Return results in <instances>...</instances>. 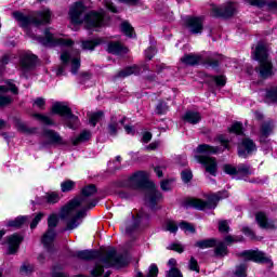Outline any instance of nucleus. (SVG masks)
<instances>
[{"instance_id":"42","label":"nucleus","mask_w":277,"mask_h":277,"mask_svg":"<svg viewBox=\"0 0 277 277\" xmlns=\"http://www.w3.org/2000/svg\"><path fill=\"white\" fill-rule=\"evenodd\" d=\"M45 199L49 205H55L60 202V195L57 193H50L45 195Z\"/></svg>"},{"instance_id":"29","label":"nucleus","mask_w":277,"mask_h":277,"mask_svg":"<svg viewBox=\"0 0 277 277\" xmlns=\"http://www.w3.org/2000/svg\"><path fill=\"white\" fill-rule=\"evenodd\" d=\"M142 72V68L137 65L132 67H127L126 69L118 72L117 77H131V75H140Z\"/></svg>"},{"instance_id":"13","label":"nucleus","mask_w":277,"mask_h":277,"mask_svg":"<svg viewBox=\"0 0 277 277\" xmlns=\"http://www.w3.org/2000/svg\"><path fill=\"white\" fill-rule=\"evenodd\" d=\"M237 12V6L228 2L222 6L212 5L211 13L212 16H223V18H229V16H235Z\"/></svg>"},{"instance_id":"49","label":"nucleus","mask_w":277,"mask_h":277,"mask_svg":"<svg viewBox=\"0 0 277 277\" xmlns=\"http://www.w3.org/2000/svg\"><path fill=\"white\" fill-rule=\"evenodd\" d=\"M168 250H173L174 252H179L180 254H182V252H184V248L181 243H171L168 247Z\"/></svg>"},{"instance_id":"6","label":"nucleus","mask_w":277,"mask_h":277,"mask_svg":"<svg viewBox=\"0 0 277 277\" xmlns=\"http://www.w3.org/2000/svg\"><path fill=\"white\" fill-rule=\"evenodd\" d=\"M13 17L17 21L21 27H27L31 24L38 27V25H47V23H51V11L45 9L34 16H26L21 12H14Z\"/></svg>"},{"instance_id":"28","label":"nucleus","mask_w":277,"mask_h":277,"mask_svg":"<svg viewBox=\"0 0 277 277\" xmlns=\"http://www.w3.org/2000/svg\"><path fill=\"white\" fill-rule=\"evenodd\" d=\"M91 137L92 133L88 130H83L78 136L71 137V144L78 146V144H83V142H88Z\"/></svg>"},{"instance_id":"60","label":"nucleus","mask_w":277,"mask_h":277,"mask_svg":"<svg viewBox=\"0 0 277 277\" xmlns=\"http://www.w3.org/2000/svg\"><path fill=\"white\" fill-rule=\"evenodd\" d=\"M31 272H34V267H31L29 265H23L21 267V274H24L25 276L31 274Z\"/></svg>"},{"instance_id":"50","label":"nucleus","mask_w":277,"mask_h":277,"mask_svg":"<svg viewBox=\"0 0 277 277\" xmlns=\"http://www.w3.org/2000/svg\"><path fill=\"white\" fill-rule=\"evenodd\" d=\"M206 64L211 68H217L220 66V60L209 57L206 60Z\"/></svg>"},{"instance_id":"34","label":"nucleus","mask_w":277,"mask_h":277,"mask_svg":"<svg viewBox=\"0 0 277 277\" xmlns=\"http://www.w3.org/2000/svg\"><path fill=\"white\" fill-rule=\"evenodd\" d=\"M215 256H226L228 254V248L226 247V243L219 242L214 249Z\"/></svg>"},{"instance_id":"32","label":"nucleus","mask_w":277,"mask_h":277,"mask_svg":"<svg viewBox=\"0 0 277 277\" xmlns=\"http://www.w3.org/2000/svg\"><path fill=\"white\" fill-rule=\"evenodd\" d=\"M197 248H200L201 250H205L207 248H215L217 246V240L214 238L199 240L195 243Z\"/></svg>"},{"instance_id":"54","label":"nucleus","mask_w":277,"mask_h":277,"mask_svg":"<svg viewBox=\"0 0 277 277\" xmlns=\"http://www.w3.org/2000/svg\"><path fill=\"white\" fill-rule=\"evenodd\" d=\"M224 172L225 174H229L233 176V174H237V168L230 166V164H225L224 166Z\"/></svg>"},{"instance_id":"21","label":"nucleus","mask_w":277,"mask_h":277,"mask_svg":"<svg viewBox=\"0 0 277 277\" xmlns=\"http://www.w3.org/2000/svg\"><path fill=\"white\" fill-rule=\"evenodd\" d=\"M186 205L187 207H193V209H198L199 211H202V209H215V205L211 206L210 202L198 198L187 199Z\"/></svg>"},{"instance_id":"10","label":"nucleus","mask_w":277,"mask_h":277,"mask_svg":"<svg viewBox=\"0 0 277 277\" xmlns=\"http://www.w3.org/2000/svg\"><path fill=\"white\" fill-rule=\"evenodd\" d=\"M57 215L52 214L48 219V230L45 234H43L41 243H43L44 248H47L48 252H51L53 250V241H55V237L57 234H55V226H57Z\"/></svg>"},{"instance_id":"18","label":"nucleus","mask_w":277,"mask_h":277,"mask_svg":"<svg viewBox=\"0 0 277 277\" xmlns=\"http://www.w3.org/2000/svg\"><path fill=\"white\" fill-rule=\"evenodd\" d=\"M186 27L190 34H202L203 25L202 18L200 17H188L186 18Z\"/></svg>"},{"instance_id":"15","label":"nucleus","mask_w":277,"mask_h":277,"mask_svg":"<svg viewBox=\"0 0 277 277\" xmlns=\"http://www.w3.org/2000/svg\"><path fill=\"white\" fill-rule=\"evenodd\" d=\"M240 256L245 259V261H253L254 263H272V260L263 253V251H243L240 253Z\"/></svg>"},{"instance_id":"44","label":"nucleus","mask_w":277,"mask_h":277,"mask_svg":"<svg viewBox=\"0 0 277 277\" xmlns=\"http://www.w3.org/2000/svg\"><path fill=\"white\" fill-rule=\"evenodd\" d=\"M266 98H269L273 103H277V87H273L266 92Z\"/></svg>"},{"instance_id":"19","label":"nucleus","mask_w":277,"mask_h":277,"mask_svg":"<svg viewBox=\"0 0 277 277\" xmlns=\"http://www.w3.org/2000/svg\"><path fill=\"white\" fill-rule=\"evenodd\" d=\"M36 66V55L26 53L22 55L19 61V68L24 72H27V70H31Z\"/></svg>"},{"instance_id":"8","label":"nucleus","mask_w":277,"mask_h":277,"mask_svg":"<svg viewBox=\"0 0 277 277\" xmlns=\"http://www.w3.org/2000/svg\"><path fill=\"white\" fill-rule=\"evenodd\" d=\"M52 114H57L58 116H62L68 129H76L79 127V117L74 115L70 107L63 103L57 102L53 104Z\"/></svg>"},{"instance_id":"22","label":"nucleus","mask_w":277,"mask_h":277,"mask_svg":"<svg viewBox=\"0 0 277 277\" xmlns=\"http://www.w3.org/2000/svg\"><path fill=\"white\" fill-rule=\"evenodd\" d=\"M42 135L48 140V144H63L62 136L54 130L44 129Z\"/></svg>"},{"instance_id":"63","label":"nucleus","mask_w":277,"mask_h":277,"mask_svg":"<svg viewBox=\"0 0 277 277\" xmlns=\"http://www.w3.org/2000/svg\"><path fill=\"white\" fill-rule=\"evenodd\" d=\"M124 130L128 135H135V129H133V126H124Z\"/></svg>"},{"instance_id":"27","label":"nucleus","mask_w":277,"mask_h":277,"mask_svg":"<svg viewBox=\"0 0 277 277\" xmlns=\"http://www.w3.org/2000/svg\"><path fill=\"white\" fill-rule=\"evenodd\" d=\"M108 53L113 55H120L121 53H127V49L118 41L109 42L107 47Z\"/></svg>"},{"instance_id":"36","label":"nucleus","mask_w":277,"mask_h":277,"mask_svg":"<svg viewBox=\"0 0 277 277\" xmlns=\"http://www.w3.org/2000/svg\"><path fill=\"white\" fill-rule=\"evenodd\" d=\"M247 272H248V265L240 264V265L236 266L234 276L235 277H247L248 276Z\"/></svg>"},{"instance_id":"62","label":"nucleus","mask_w":277,"mask_h":277,"mask_svg":"<svg viewBox=\"0 0 277 277\" xmlns=\"http://www.w3.org/2000/svg\"><path fill=\"white\" fill-rule=\"evenodd\" d=\"M219 142H221V144H223V146H225V148H228V138H226V136L220 135Z\"/></svg>"},{"instance_id":"30","label":"nucleus","mask_w":277,"mask_h":277,"mask_svg":"<svg viewBox=\"0 0 277 277\" xmlns=\"http://www.w3.org/2000/svg\"><path fill=\"white\" fill-rule=\"evenodd\" d=\"M273 129H274V124L271 121L263 123L261 127L260 141L265 142V138L268 135H272Z\"/></svg>"},{"instance_id":"35","label":"nucleus","mask_w":277,"mask_h":277,"mask_svg":"<svg viewBox=\"0 0 277 277\" xmlns=\"http://www.w3.org/2000/svg\"><path fill=\"white\" fill-rule=\"evenodd\" d=\"M27 216H18L13 221H9L8 226H11L13 228H21L25 224V222H27Z\"/></svg>"},{"instance_id":"12","label":"nucleus","mask_w":277,"mask_h":277,"mask_svg":"<svg viewBox=\"0 0 277 277\" xmlns=\"http://www.w3.org/2000/svg\"><path fill=\"white\" fill-rule=\"evenodd\" d=\"M195 159L198 163H201V166L206 168V172H208V174H211L212 176H215V174H217V160H215V158L196 155Z\"/></svg>"},{"instance_id":"61","label":"nucleus","mask_w":277,"mask_h":277,"mask_svg":"<svg viewBox=\"0 0 277 277\" xmlns=\"http://www.w3.org/2000/svg\"><path fill=\"white\" fill-rule=\"evenodd\" d=\"M150 140H153V133H150V132H145V133L143 134L142 142H143L144 144H148V142H150Z\"/></svg>"},{"instance_id":"40","label":"nucleus","mask_w":277,"mask_h":277,"mask_svg":"<svg viewBox=\"0 0 277 277\" xmlns=\"http://www.w3.org/2000/svg\"><path fill=\"white\" fill-rule=\"evenodd\" d=\"M61 189L63 193L72 192L75 189V182L72 180H67L61 184Z\"/></svg>"},{"instance_id":"1","label":"nucleus","mask_w":277,"mask_h":277,"mask_svg":"<svg viewBox=\"0 0 277 277\" xmlns=\"http://www.w3.org/2000/svg\"><path fill=\"white\" fill-rule=\"evenodd\" d=\"M96 194V186L90 184L81 189L79 197L70 200L61 211V220L67 222V230H75L81 222L82 217H85V211L94 209L96 201L90 197Z\"/></svg>"},{"instance_id":"24","label":"nucleus","mask_w":277,"mask_h":277,"mask_svg":"<svg viewBox=\"0 0 277 277\" xmlns=\"http://www.w3.org/2000/svg\"><path fill=\"white\" fill-rule=\"evenodd\" d=\"M202 62V56L198 54H186L181 58V63L186 66H196Z\"/></svg>"},{"instance_id":"23","label":"nucleus","mask_w":277,"mask_h":277,"mask_svg":"<svg viewBox=\"0 0 277 277\" xmlns=\"http://www.w3.org/2000/svg\"><path fill=\"white\" fill-rule=\"evenodd\" d=\"M255 220L260 228H276V221H267V215L263 212H259Z\"/></svg>"},{"instance_id":"46","label":"nucleus","mask_w":277,"mask_h":277,"mask_svg":"<svg viewBox=\"0 0 277 277\" xmlns=\"http://www.w3.org/2000/svg\"><path fill=\"white\" fill-rule=\"evenodd\" d=\"M166 230H168L169 233H176L179 230V226L176 225V223H174V221H167Z\"/></svg>"},{"instance_id":"64","label":"nucleus","mask_w":277,"mask_h":277,"mask_svg":"<svg viewBox=\"0 0 277 277\" xmlns=\"http://www.w3.org/2000/svg\"><path fill=\"white\" fill-rule=\"evenodd\" d=\"M225 241L227 243H234V241H237V239L235 237H233V236H226L225 237Z\"/></svg>"},{"instance_id":"3","label":"nucleus","mask_w":277,"mask_h":277,"mask_svg":"<svg viewBox=\"0 0 277 277\" xmlns=\"http://www.w3.org/2000/svg\"><path fill=\"white\" fill-rule=\"evenodd\" d=\"M124 186L132 189H146L145 202L149 209H157V205L163 199V195L157 190L155 183L148 181L146 171H137L132 174L126 181Z\"/></svg>"},{"instance_id":"41","label":"nucleus","mask_w":277,"mask_h":277,"mask_svg":"<svg viewBox=\"0 0 277 277\" xmlns=\"http://www.w3.org/2000/svg\"><path fill=\"white\" fill-rule=\"evenodd\" d=\"M180 228L184 230V233H196V227L192 223H187L185 221L180 223Z\"/></svg>"},{"instance_id":"25","label":"nucleus","mask_w":277,"mask_h":277,"mask_svg":"<svg viewBox=\"0 0 277 277\" xmlns=\"http://www.w3.org/2000/svg\"><path fill=\"white\" fill-rule=\"evenodd\" d=\"M183 120H185V122H188L189 124H198V122L202 120V116L198 111L188 110L183 116Z\"/></svg>"},{"instance_id":"16","label":"nucleus","mask_w":277,"mask_h":277,"mask_svg":"<svg viewBox=\"0 0 277 277\" xmlns=\"http://www.w3.org/2000/svg\"><path fill=\"white\" fill-rule=\"evenodd\" d=\"M124 120V117L120 118L118 116H113L107 126V133H109L113 137H116L118 135V131L122 129Z\"/></svg>"},{"instance_id":"48","label":"nucleus","mask_w":277,"mask_h":277,"mask_svg":"<svg viewBox=\"0 0 277 277\" xmlns=\"http://www.w3.org/2000/svg\"><path fill=\"white\" fill-rule=\"evenodd\" d=\"M160 187L162 192H170L172 189V181L171 180H164L160 183Z\"/></svg>"},{"instance_id":"4","label":"nucleus","mask_w":277,"mask_h":277,"mask_svg":"<svg viewBox=\"0 0 277 277\" xmlns=\"http://www.w3.org/2000/svg\"><path fill=\"white\" fill-rule=\"evenodd\" d=\"M84 14L85 5H83V2H76L69 10V18L74 25H81V23H85L88 29L103 27L105 12L101 11Z\"/></svg>"},{"instance_id":"47","label":"nucleus","mask_w":277,"mask_h":277,"mask_svg":"<svg viewBox=\"0 0 277 277\" xmlns=\"http://www.w3.org/2000/svg\"><path fill=\"white\" fill-rule=\"evenodd\" d=\"M42 217H44V213L39 212L35 219L32 220V222L30 223V228L34 229L36 228V226H38V224H40Z\"/></svg>"},{"instance_id":"9","label":"nucleus","mask_w":277,"mask_h":277,"mask_svg":"<svg viewBox=\"0 0 277 277\" xmlns=\"http://www.w3.org/2000/svg\"><path fill=\"white\" fill-rule=\"evenodd\" d=\"M45 38L42 37H36V35L31 32H27V36L29 38H32V40H37L40 42V44H43V47H72V40L70 39H64V38H56L51 34L49 29L44 31Z\"/></svg>"},{"instance_id":"17","label":"nucleus","mask_w":277,"mask_h":277,"mask_svg":"<svg viewBox=\"0 0 277 277\" xmlns=\"http://www.w3.org/2000/svg\"><path fill=\"white\" fill-rule=\"evenodd\" d=\"M256 150V145H254V142L250 138H245L241 143V145L238 147V155L239 157H242L246 159L250 153H254Z\"/></svg>"},{"instance_id":"59","label":"nucleus","mask_w":277,"mask_h":277,"mask_svg":"<svg viewBox=\"0 0 277 277\" xmlns=\"http://www.w3.org/2000/svg\"><path fill=\"white\" fill-rule=\"evenodd\" d=\"M104 5L107 8V10H109L110 12H118V9H116V5H114V2L110 0H105L104 1Z\"/></svg>"},{"instance_id":"53","label":"nucleus","mask_w":277,"mask_h":277,"mask_svg":"<svg viewBox=\"0 0 277 277\" xmlns=\"http://www.w3.org/2000/svg\"><path fill=\"white\" fill-rule=\"evenodd\" d=\"M212 79L216 85H226V78L224 76H214Z\"/></svg>"},{"instance_id":"58","label":"nucleus","mask_w":277,"mask_h":277,"mask_svg":"<svg viewBox=\"0 0 277 277\" xmlns=\"http://www.w3.org/2000/svg\"><path fill=\"white\" fill-rule=\"evenodd\" d=\"M156 53H157V50L155 48L150 47L145 51V56L147 57V60H153V57H155Z\"/></svg>"},{"instance_id":"5","label":"nucleus","mask_w":277,"mask_h":277,"mask_svg":"<svg viewBox=\"0 0 277 277\" xmlns=\"http://www.w3.org/2000/svg\"><path fill=\"white\" fill-rule=\"evenodd\" d=\"M253 57L260 63V67L256 69L262 79H267L274 75L272 60L269 58V50L263 42H259L254 52Z\"/></svg>"},{"instance_id":"51","label":"nucleus","mask_w":277,"mask_h":277,"mask_svg":"<svg viewBox=\"0 0 277 277\" xmlns=\"http://www.w3.org/2000/svg\"><path fill=\"white\" fill-rule=\"evenodd\" d=\"M193 177L194 175L192 174V171H182V181H184V183H189Z\"/></svg>"},{"instance_id":"45","label":"nucleus","mask_w":277,"mask_h":277,"mask_svg":"<svg viewBox=\"0 0 277 277\" xmlns=\"http://www.w3.org/2000/svg\"><path fill=\"white\" fill-rule=\"evenodd\" d=\"M188 267L190 272H197V274L200 272V266H198V261L194 256L190 258Z\"/></svg>"},{"instance_id":"14","label":"nucleus","mask_w":277,"mask_h":277,"mask_svg":"<svg viewBox=\"0 0 277 277\" xmlns=\"http://www.w3.org/2000/svg\"><path fill=\"white\" fill-rule=\"evenodd\" d=\"M5 92H12V94H18V88H16V84H13L12 81H6V87L0 85V94H5ZM10 103H12L11 96L0 95V107H5L6 105H10Z\"/></svg>"},{"instance_id":"56","label":"nucleus","mask_w":277,"mask_h":277,"mask_svg":"<svg viewBox=\"0 0 277 277\" xmlns=\"http://www.w3.org/2000/svg\"><path fill=\"white\" fill-rule=\"evenodd\" d=\"M228 229H229V227H228V222H226V221H221V222L219 223V230H220V233H228Z\"/></svg>"},{"instance_id":"33","label":"nucleus","mask_w":277,"mask_h":277,"mask_svg":"<svg viewBox=\"0 0 277 277\" xmlns=\"http://www.w3.org/2000/svg\"><path fill=\"white\" fill-rule=\"evenodd\" d=\"M32 118L38 120L39 122H42V124H47L48 127H55V121L51 119V117L42 114H34Z\"/></svg>"},{"instance_id":"11","label":"nucleus","mask_w":277,"mask_h":277,"mask_svg":"<svg viewBox=\"0 0 277 277\" xmlns=\"http://www.w3.org/2000/svg\"><path fill=\"white\" fill-rule=\"evenodd\" d=\"M149 216L144 211L137 213V217L132 216L129 221H126L121 225V230L126 233V235H131L140 224L146 226L148 224Z\"/></svg>"},{"instance_id":"57","label":"nucleus","mask_w":277,"mask_h":277,"mask_svg":"<svg viewBox=\"0 0 277 277\" xmlns=\"http://www.w3.org/2000/svg\"><path fill=\"white\" fill-rule=\"evenodd\" d=\"M34 105H36L38 109H44V105H47V102L44 101V98L38 97L37 100H35Z\"/></svg>"},{"instance_id":"31","label":"nucleus","mask_w":277,"mask_h":277,"mask_svg":"<svg viewBox=\"0 0 277 277\" xmlns=\"http://www.w3.org/2000/svg\"><path fill=\"white\" fill-rule=\"evenodd\" d=\"M104 42L105 41L101 38L82 41V49L84 51H94L95 47H98V44H103Z\"/></svg>"},{"instance_id":"55","label":"nucleus","mask_w":277,"mask_h":277,"mask_svg":"<svg viewBox=\"0 0 277 277\" xmlns=\"http://www.w3.org/2000/svg\"><path fill=\"white\" fill-rule=\"evenodd\" d=\"M157 114H164L168 111V104H166L164 102H160L157 107Z\"/></svg>"},{"instance_id":"43","label":"nucleus","mask_w":277,"mask_h":277,"mask_svg":"<svg viewBox=\"0 0 277 277\" xmlns=\"http://www.w3.org/2000/svg\"><path fill=\"white\" fill-rule=\"evenodd\" d=\"M229 133H236V135H241V133H243V126H241L240 122H235L229 128Z\"/></svg>"},{"instance_id":"39","label":"nucleus","mask_w":277,"mask_h":277,"mask_svg":"<svg viewBox=\"0 0 277 277\" xmlns=\"http://www.w3.org/2000/svg\"><path fill=\"white\" fill-rule=\"evenodd\" d=\"M237 174H242V176H250V174H252V169H250V166L248 164H239Z\"/></svg>"},{"instance_id":"26","label":"nucleus","mask_w":277,"mask_h":277,"mask_svg":"<svg viewBox=\"0 0 277 277\" xmlns=\"http://www.w3.org/2000/svg\"><path fill=\"white\" fill-rule=\"evenodd\" d=\"M196 153L199 155H217L220 153V147H213L208 144L198 145Z\"/></svg>"},{"instance_id":"2","label":"nucleus","mask_w":277,"mask_h":277,"mask_svg":"<svg viewBox=\"0 0 277 277\" xmlns=\"http://www.w3.org/2000/svg\"><path fill=\"white\" fill-rule=\"evenodd\" d=\"M71 256L81 259L82 261H94V259H98L95 267L91 271L92 277L102 276L104 267H122L124 265V258L116 254V249L114 248L103 252L96 250L76 251L71 253Z\"/></svg>"},{"instance_id":"38","label":"nucleus","mask_w":277,"mask_h":277,"mask_svg":"<svg viewBox=\"0 0 277 277\" xmlns=\"http://www.w3.org/2000/svg\"><path fill=\"white\" fill-rule=\"evenodd\" d=\"M121 31L128 36V38H133V27L128 22L121 24Z\"/></svg>"},{"instance_id":"52","label":"nucleus","mask_w":277,"mask_h":277,"mask_svg":"<svg viewBox=\"0 0 277 277\" xmlns=\"http://www.w3.org/2000/svg\"><path fill=\"white\" fill-rule=\"evenodd\" d=\"M167 277H183V274L181 273V271L179 268H171L167 273Z\"/></svg>"},{"instance_id":"20","label":"nucleus","mask_w":277,"mask_h":277,"mask_svg":"<svg viewBox=\"0 0 277 277\" xmlns=\"http://www.w3.org/2000/svg\"><path fill=\"white\" fill-rule=\"evenodd\" d=\"M23 242V236L18 234H13L8 237V246H9V254H16L18 252V248Z\"/></svg>"},{"instance_id":"7","label":"nucleus","mask_w":277,"mask_h":277,"mask_svg":"<svg viewBox=\"0 0 277 277\" xmlns=\"http://www.w3.org/2000/svg\"><path fill=\"white\" fill-rule=\"evenodd\" d=\"M61 61L63 65H61L57 70L56 75L60 77L64 75V67L70 64L71 66V74L77 75L79 72V68H81V57L79 56V51L76 52H63L61 54Z\"/></svg>"},{"instance_id":"37","label":"nucleus","mask_w":277,"mask_h":277,"mask_svg":"<svg viewBox=\"0 0 277 277\" xmlns=\"http://www.w3.org/2000/svg\"><path fill=\"white\" fill-rule=\"evenodd\" d=\"M101 118H103V111L93 113L89 117V122L92 127H96Z\"/></svg>"}]
</instances>
